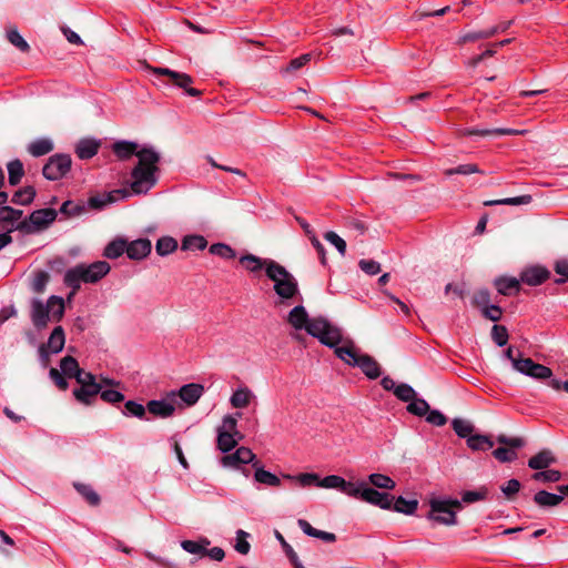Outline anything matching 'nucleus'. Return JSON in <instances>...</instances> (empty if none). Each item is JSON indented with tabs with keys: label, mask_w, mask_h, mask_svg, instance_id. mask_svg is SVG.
Here are the masks:
<instances>
[{
	"label": "nucleus",
	"mask_w": 568,
	"mask_h": 568,
	"mask_svg": "<svg viewBox=\"0 0 568 568\" xmlns=\"http://www.w3.org/2000/svg\"><path fill=\"white\" fill-rule=\"evenodd\" d=\"M112 150L119 160H129L132 155H136L139 159L131 172L132 193L145 194L155 185L160 154L153 148L145 146L138 150V143L123 140L115 142Z\"/></svg>",
	"instance_id": "f257e3e1"
},
{
	"label": "nucleus",
	"mask_w": 568,
	"mask_h": 568,
	"mask_svg": "<svg viewBox=\"0 0 568 568\" xmlns=\"http://www.w3.org/2000/svg\"><path fill=\"white\" fill-rule=\"evenodd\" d=\"M287 322L297 331L305 329L327 347H335L343 341L341 327L324 316L310 317L303 305H296L290 311Z\"/></svg>",
	"instance_id": "f03ea898"
},
{
	"label": "nucleus",
	"mask_w": 568,
	"mask_h": 568,
	"mask_svg": "<svg viewBox=\"0 0 568 568\" xmlns=\"http://www.w3.org/2000/svg\"><path fill=\"white\" fill-rule=\"evenodd\" d=\"M334 348L335 355L345 364L358 367L369 378L376 379L381 376L378 363L369 355L362 354L351 338H344Z\"/></svg>",
	"instance_id": "7ed1b4c3"
},
{
	"label": "nucleus",
	"mask_w": 568,
	"mask_h": 568,
	"mask_svg": "<svg viewBox=\"0 0 568 568\" xmlns=\"http://www.w3.org/2000/svg\"><path fill=\"white\" fill-rule=\"evenodd\" d=\"M111 267L105 261H97L90 265L79 264L69 268L64 274V284L72 291L68 298H72L81 286V283H97L103 278Z\"/></svg>",
	"instance_id": "20e7f679"
},
{
	"label": "nucleus",
	"mask_w": 568,
	"mask_h": 568,
	"mask_svg": "<svg viewBox=\"0 0 568 568\" xmlns=\"http://www.w3.org/2000/svg\"><path fill=\"white\" fill-rule=\"evenodd\" d=\"M267 277L274 283V292L280 298L278 304L290 305L300 295L297 280L277 262L267 264Z\"/></svg>",
	"instance_id": "39448f33"
},
{
	"label": "nucleus",
	"mask_w": 568,
	"mask_h": 568,
	"mask_svg": "<svg viewBox=\"0 0 568 568\" xmlns=\"http://www.w3.org/2000/svg\"><path fill=\"white\" fill-rule=\"evenodd\" d=\"M64 314V301L60 296L52 295L44 304L38 298L31 302V321L37 329L47 327L50 321L59 322Z\"/></svg>",
	"instance_id": "423d86ee"
},
{
	"label": "nucleus",
	"mask_w": 568,
	"mask_h": 568,
	"mask_svg": "<svg viewBox=\"0 0 568 568\" xmlns=\"http://www.w3.org/2000/svg\"><path fill=\"white\" fill-rule=\"evenodd\" d=\"M426 518L437 525L454 526L457 524L456 510L463 508L458 499L432 498Z\"/></svg>",
	"instance_id": "0eeeda50"
},
{
	"label": "nucleus",
	"mask_w": 568,
	"mask_h": 568,
	"mask_svg": "<svg viewBox=\"0 0 568 568\" xmlns=\"http://www.w3.org/2000/svg\"><path fill=\"white\" fill-rule=\"evenodd\" d=\"M353 498L361 499L382 509H390L394 497L387 493H379L363 480L355 481Z\"/></svg>",
	"instance_id": "6e6552de"
},
{
	"label": "nucleus",
	"mask_w": 568,
	"mask_h": 568,
	"mask_svg": "<svg viewBox=\"0 0 568 568\" xmlns=\"http://www.w3.org/2000/svg\"><path fill=\"white\" fill-rule=\"evenodd\" d=\"M72 159L69 154L57 153L51 155L42 168V175L49 181L64 178L71 170Z\"/></svg>",
	"instance_id": "1a4fd4ad"
},
{
	"label": "nucleus",
	"mask_w": 568,
	"mask_h": 568,
	"mask_svg": "<svg viewBox=\"0 0 568 568\" xmlns=\"http://www.w3.org/2000/svg\"><path fill=\"white\" fill-rule=\"evenodd\" d=\"M23 212L8 205L0 206V223L3 234L10 235L14 230L30 233V224L27 220H21Z\"/></svg>",
	"instance_id": "9d476101"
},
{
	"label": "nucleus",
	"mask_w": 568,
	"mask_h": 568,
	"mask_svg": "<svg viewBox=\"0 0 568 568\" xmlns=\"http://www.w3.org/2000/svg\"><path fill=\"white\" fill-rule=\"evenodd\" d=\"M514 369L538 381H545L552 376V371L549 367L535 363L529 357L514 362Z\"/></svg>",
	"instance_id": "9b49d317"
},
{
	"label": "nucleus",
	"mask_w": 568,
	"mask_h": 568,
	"mask_svg": "<svg viewBox=\"0 0 568 568\" xmlns=\"http://www.w3.org/2000/svg\"><path fill=\"white\" fill-rule=\"evenodd\" d=\"M152 72L158 75L169 77L176 87L184 89L185 93L190 97H199L201 94L200 90L190 87L193 80L186 73H180L168 68H153Z\"/></svg>",
	"instance_id": "f8f14e48"
},
{
	"label": "nucleus",
	"mask_w": 568,
	"mask_h": 568,
	"mask_svg": "<svg viewBox=\"0 0 568 568\" xmlns=\"http://www.w3.org/2000/svg\"><path fill=\"white\" fill-rule=\"evenodd\" d=\"M550 277V272L540 265L525 267L519 275L520 283L529 286H538Z\"/></svg>",
	"instance_id": "ddd939ff"
},
{
	"label": "nucleus",
	"mask_w": 568,
	"mask_h": 568,
	"mask_svg": "<svg viewBox=\"0 0 568 568\" xmlns=\"http://www.w3.org/2000/svg\"><path fill=\"white\" fill-rule=\"evenodd\" d=\"M256 462L255 454L246 447L237 448L233 454L222 457L221 464L224 467L239 468L241 465L252 464Z\"/></svg>",
	"instance_id": "4468645a"
},
{
	"label": "nucleus",
	"mask_w": 568,
	"mask_h": 568,
	"mask_svg": "<svg viewBox=\"0 0 568 568\" xmlns=\"http://www.w3.org/2000/svg\"><path fill=\"white\" fill-rule=\"evenodd\" d=\"M57 219V211L54 209H41L33 211L29 220L30 233L47 227Z\"/></svg>",
	"instance_id": "2eb2a0df"
},
{
	"label": "nucleus",
	"mask_w": 568,
	"mask_h": 568,
	"mask_svg": "<svg viewBox=\"0 0 568 568\" xmlns=\"http://www.w3.org/2000/svg\"><path fill=\"white\" fill-rule=\"evenodd\" d=\"M317 487L327 489H338L343 494L352 497L354 493L355 481H347L343 477L337 475H328L323 479H320Z\"/></svg>",
	"instance_id": "dca6fc26"
},
{
	"label": "nucleus",
	"mask_w": 568,
	"mask_h": 568,
	"mask_svg": "<svg viewBox=\"0 0 568 568\" xmlns=\"http://www.w3.org/2000/svg\"><path fill=\"white\" fill-rule=\"evenodd\" d=\"M152 250L151 241L148 239H138L132 242H128V248L125 253L130 260L141 261L145 258Z\"/></svg>",
	"instance_id": "f3484780"
},
{
	"label": "nucleus",
	"mask_w": 568,
	"mask_h": 568,
	"mask_svg": "<svg viewBox=\"0 0 568 568\" xmlns=\"http://www.w3.org/2000/svg\"><path fill=\"white\" fill-rule=\"evenodd\" d=\"M130 195L126 189L113 190L104 195L91 196L89 199V206L95 210L104 207L109 203H113L118 200L125 199Z\"/></svg>",
	"instance_id": "a211bd4d"
},
{
	"label": "nucleus",
	"mask_w": 568,
	"mask_h": 568,
	"mask_svg": "<svg viewBox=\"0 0 568 568\" xmlns=\"http://www.w3.org/2000/svg\"><path fill=\"white\" fill-rule=\"evenodd\" d=\"M524 130H514V129H479V128H465L460 130V135L463 136H488V135H517L524 134Z\"/></svg>",
	"instance_id": "6ab92c4d"
},
{
	"label": "nucleus",
	"mask_w": 568,
	"mask_h": 568,
	"mask_svg": "<svg viewBox=\"0 0 568 568\" xmlns=\"http://www.w3.org/2000/svg\"><path fill=\"white\" fill-rule=\"evenodd\" d=\"M494 286L504 296L517 295L520 291V281L516 277L498 276L494 280Z\"/></svg>",
	"instance_id": "aec40b11"
},
{
	"label": "nucleus",
	"mask_w": 568,
	"mask_h": 568,
	"mask_svg": "<svg viewBox=\"0 0 568 568\" xmlns=\"http://www.w3.org/2000/svg\"><path fill=\"white\" fill-rule=\"evenodd\" d=\"M101 142L97 139H81L75 145V154L81 160L92 159L99 151Z\"/></svg>",
	"instance_id": "412c9836"
},
{
	"label": "nucleus",
	"mask_w": 568,
	"mask_h": 568,
	"mask_svg": "<svg viewBox=\"0 0 568 568\" xmlns=\"http://www.w3.org/2000/svg\"><path fill=\"white\" fill-rule=\"evenodd\" d=\"M204 393V387L201 384L190 383L183 385L179 392V397L187 405L192 406L201 398Z\"/></svg>",
	"instance_id": "4be33fe9"
},
{
	"label": "nucleus",
	"mask_w": 568,
	"mask_h": 568,
	"mask_svg": "<svg viewBox=\"0 0 568 568\" xmlns=\"http://www.w3.org/2000/svg\"><path fill=\"white\" fill-rule=\"evenodd\" d=\"M101 388V384L80 385V387L73 389V396L78 402L91 405L95 396L100 394Z\"/></svg>",
	"instance_id": "5701e85b"
},
{
	"label": "nucleus",
	"mask_w": 568,
	"mask_h": 568,
	"mask_svg": "<svg viewBox=\"0 0 568 568\" xmlns=\"http://www.w3.org/2000/svg\"><path fill=\"white\" fill-rule=\"evenodd\" d=\"M146 410L161 418L171 417L175 412V406L164 399H152L146 404Z\"/></svg>",
	"instance_id": "b1692460"
},
{
	"label": "nucleus",
	"mask_w": 568,
	"mask_h": 568,
	"mask_svg": "<svg viewBox=\"0 0 568 568\" xmlns=\"http://www.w3.org/2000/svg\"><path fill=\"white\" fill-rule=\"evenodd\" d=\"M54 149V143L50 138H39L27 145V151L33 158H40L49 154Z\"/></svg>",
	"instance_id": "393cba45"
},
{
	"label": "nucleus",
	"mask_w": 568,
	"mask_h": 568,
	"mask_svg": "<svg viewBox=\"0 0 568 568\" xmlns=\"http://www.w3.org/2000/svg\"><path fill=\"white\" fill-rule=\"evenodd\" d=\"M253 468L255 469L254 479L255 481L263 484L270 487H278L281 486V479L275 474H272L268 470H265L261 465V462L256 459L253 463Z\"/></svg>",
	"instance_id": "a878e982"
},
{
	"label": "nucleus",
	"mask_w": 568,
	"mask_h": 568,
	"mask_svg": "<svg viewBox=\"0 0 568 568\" xmlns=\"http://www.w3.org/2000/svg\"><path fill=\"white\" fill-rule=\"evenodd\" d=\"M270 262L275 261L271 258H261L254 254H245L240 257V263L251 273H256L264 268L267 274V264Z\"/></svg>",
	"instance_id": "bb28decb"
},
{
	"label": "nucleus",
	"mask_w": 568,
	"mask_h": 568,
	"mask_svg": "<svg viewBox=\"0 0 568 568\" xmlns=\"http://www.w3.org/2000/svg\"><path fill=\"white\" fill-rule=\"evenodd\" d=\"M556 463V458L549 449H542L528 460V466L535 470L546 469L551 464Z\"/></svg>",
	"instance_id": "cd10ccee"
},
{
	"label": "nucleus",
	"mask_w": 568,
	"mask_h": 568,
	"mask_svg": "<svg viewBox=\"0 0 568 568\" xmlns=\"http://www.w3.org/2000/svg\"><path fill=\"white\" fill-rule=\"evenodd\" d=\"M254 398V394L247 387H240L232 394L230 403L234 408H245Z\"/></svg>",
	"instance_id": "c85d7f7f"
},
{
	"label": "nucleus",
	"mask_w": 568,
	"mask_h": 568,
	"mask_svg": "<svg viewBox=\"0 0 568 568\" xmlns=\"http://www.w3.org/2000/svg\"><path fill=\"white\" fill-rule=\"evenodd\" d=\"M64 343H65V335H64V331H63L62 326L54 327L49 336L47 347L49 348V351L52 354H57L63 349Z\"/></svg>",
	"instance_id": "c756f323"
},
{
	"label": "nucleus",
	"mask_w": 568,
	"mask_h": 568,
	"mask_svg": "<svg viewBox=\"0 0 568 568\" xmlns=\"http://www.w3.org/2000/svg\"><path fill=\"white\" fill-rule=\"evenodd\" d=\"M240 439L239 435L226 430H217V448L223 453L231 452Z\"/></svg>",
	"instance_id": "7c9ffc66"
},
{
	"label": "nucleus",
	"mask_w": 568,
	"mask_h": 568,
	"mask_svg": "<svg viewBox=\"0 0 568 568\" xmlns=\"http://www.w3.org/2000/svg\"><path fill=\"white\" fill-rule=\"evenodd\" d=\"M7 170L9 184L18 185L24 175L23 163L19 159H14L7 164Z\"/></svg>",
	"instance_id": "2f4dec72"
},
{
	"label": "nucleus",
	"mask_w": 568,
	"mask_h": 568,
	"mask_svg": "<svg viewBox=\"0 0 568 568\" xmlns=\"http://www.w3.org/2000/svg\"><path fill=\"white\" fill-rule=\"evenodd\" d=\"M564 500L562 495L539 490L534 496V501L540 507H555Z\"/></svg>",
	"instance_id": "473e14b6"
},
{
	"label": "nucleus",
	"mask_w": 568,
	"mask_h": 568,
	"mask_svg": "<svg viewBox=\"0 0 568 568\" xmlns=\"http://www.w3.org/2000/svg\"><path fill=\"white\" fill-rule=\"evenodd\" d=\"M128 248V242L124 239L118 237L113 241H111L103 251V256L106 258H118L123 253H125V250Z\"/></svg>",
	"instance_id": "72a5a7b5"
},
{
	"label": "nucleus",
	"mask_w": 568,
	"mask_h": 568,
	"mask_svg": "<svg viewBox=\"0 0 568 568\" xmlns=\"http://www.w3.org/2000/svg\"><path fill=\"white\" fill-rule=\"evenodd\" d=\"M210 545V540L203 538L201 541L193 540H183L181 542V547L189 554L197 555L200 557H204L206 552V547Z\"/></svg>",
	"instance_id": "f704fd0d"
},
{
	"label": "nucleus",
	"mask_w": 568,
	"mask_h": 568,
	"mask_svg": "<svg viewBox=\"0 0 568 568\" xmlns=\"http://www.w3.org/2000/svg\"><path fill=\"white\" fill-rule=\"evenodd\" d=\"M36 196V189L33 186H24L12 195L11 202L18 205H29Z\"/></svg>",
	"instance_id": "c9c22d12"
},
{
	"label": "nucleus",
	"mask_w": 568,
	"mask_h": 568,
	"mask_svg": "<svg viewBox=\"0 0 568 568\" xmlns=\"http://www.w3.org/2000/svg\"><path fill=\"white\" fill-rule=\"evenodd\" d=\"M60 368L62 374L69 378H75L78 374L81 372L78 361L70 355L64 356L61 359Z\"/></svg>",
	"instance_id": "e433bc0d"
},
{
	"label": "nucleus",
	"mask_w": 568,
	"mask_h": 568,
	"mask_svg": "<svg viewBox=\"0 0 568 568\" xmlns=\"http://www.w3.org/2000/svg\"><path fill=\"white\" fill-rule=\"evenodd\" d=\"M122 414L126 417H136L139 419H148L146 418V406H143L142 404H140L135 400L125 402L124 409L122 410Z\"/></svg>",
	"instance_id": "4c0bfd02"
},
{
	"label": "nucleus",
	"mask_w": 568,
	"mask_h": 568,
	"mask_svg": "<svg viewBox=\"0 0 568 568\" xmlns=\"http://www.w3.org/2000/svg\"><path fill=\"white\" fill-rule=\"evenodd\" d=\"M496 34H497V30L491 29V28H489L487 30L467 32V33L463 34L462 37H459V39L457 40V43L465 44L467 42H475L480 39H489Z\"/></svg>",
	"instance_id": "58836bf2"
},
{
	"label": "nucleus",
	"mask_w": 568,
	"mask_h": 568,
	"mask_svg": "<svg viewBox=\"0 0 568 568\" xmlns=\"http://www.w3.org/2000/svg\"><path fill=\"white\" fill-rule=\"evenodd\" d=\"M178 248V241L171 236H162L156 241L155 251L160 256H166Z\"/></svg>",
	"instance_id": "ea45409f"
},
{
	"label": "nucleus",
	"mask_w": 568,
	"mask_h": 568,
	"mask_svg": "<svg viewBox=\"0 0 568 568\" xmlns=\"http://www.w3.org/2000/svg\"><path fill=\"white\" fill-rule=\"evenodd\" d=\"M207 245V241L202 235H186L182 240L181 248L183 251H195V250H204Z\"/></svg>",
	"instance_id": "a19ab883"
},
{
	"label": "nucleus",
	"mask_w": 568,
	"mask_h": 568,
	"mask_svg": "<svg viewBox=\"0 0 568 568\" xmlns=\"http://www.w3.org/2000/svg\"><path fill=\"white\" fill-rule=\"evenodd\" d=\"M531 201H532L531 195L525 194V195L515 196V197H506V199H500V200L486 201L484 204L487 205V206H493V205H526V204H529Z\"/></svg>",
	"instance_id": "79ce46f5"
},
{
	"label": "nucleus",
	"mask_w": 568,
	"mask_h": 568,
	"mask_svg": "<svg viewBox=\"0 0 568 568\" xmlns=\"http://www.w3.org/2000/svg\"><path fill=\"white\" fill-rule=\"evenodd\" d=\"M467 445L473 450H488L494 446V442L486 435H471L467 439Z\"/></svg>",
	"instance_id": "37998d69"
},
{
	"label": "nucleus",
	"mask_w": 568,
	"mask_h": 568,
	"mask_svg": "<svg viewBox=\"0 0 568 568\" xmlns=\"http://www.w3.org/2000/svg\"><path fill=\"white\" fill-rule=\"evenodd\" d=\"M75 490L92 506H97L100 503V496L95 493L92 486L74 483L73 484Z\"/></svg>",
	"instance_id": "c03bdc74"
},
{
	"label": "nucleus",
	"mask_w": 568,
	"mask_h": 568,
	"mask_svg": "<svg viewBox=\"0 0 568 568\" xmlns=\"http://www.w3.org/2000/svg\"><path fill=\"white\" fill-rule=\"evenodd\" d=\"M368 483L376 488L392 490L395 488V481L387 475L374 473L368 476Z\"/></svg>",
	"instance_id": "a18cd8bd"
},
{
	"label": "nucleus",
	"mask_w": 568,
	"mask_h": 568,
	"mask_svg": "<svg viewBox=\"0 0 568 568\" xmlns=\"http://www.w3.org/2000/svg\"><path fill=\"white\" fill-rule=\"evenodd\" d=\"M395 511L402 513L405 515H413L417 507L418 501L416 499H405L404 497L399 496L395 501L394 505H392Z\"/></svg>",
	"instance_id": "49530a36"
},
{
	"label": "nucleus",
	"mask_w": 568,
	"mask_h": 568,
	"mask_svg": "<svg viewBox=\"0 0 568 568\" xmlns=\"http://www.w3.org/2000/svg\"><path fill=\"white\" fill-rule=\"evenodd\" d=\"M406 409L412 415L423 417L428 414L430 407L424 398H418L416 396L412 402L408 403Z\"/></svg>",
	"instance_id": "de8ad7c7"
},
{
	"label": "nucleus",
	"mask_w": 568,
	"mask_h": 568,
	"mask_svg": "<svg viewBox=\"0 0 568 568\" xmlns=\"http://www.w3.org/2000/svg\"><path fill=\"white\" fill-rule=\"evenodd\" d=\"M284 478L296 481L302 487L317 486L320 477L314 473H303L298 475H284Z\"/></svg>",
	"instance_id": "09e8293b"
},
{
	"label": "nucleus",
	"mask_w": 568,
	"mask_h": 568,
	"mask_svg": "<svg viewBox=\"0 0 568 568\" xmlns=\"http://www.w3.org/2000/svg\"><path fill=\"white\" fill-rule=\"evenodd\" d=\"M488 488L485 486L479 487L477 490H466L462 494V504H471L485 500L488 497Z\"/></svg>",
	"instance_id": "8fccbe9b"
},
{
	"label": "nucleus",
	"mask_w": 568,
	"mask_h": 568,
	"mask_svg": "<svg viewBox=\"0 0 568 568\" xmlns=\"http://www.w3.org/2000/svg\"><path fill=\"white\" fill-rule=\"evenodd\" d=\"M474 173L483 174L484 172L478 168L477 164H474V163L460 164L456 168L446 169L444 171V174L446 176H452L454 174L469 175V174H474Z\"/></svg>",
	"instance_id": "3c124183"
},
{
	"label": "nucleus",
	"mask_w": 568,
	"mask_h": 568,
	"mask_svg": "<svg viewBox=\"0 0 568 568\" xmlns=\"http://www.w3.org/2000/svg\"><path fill=\"white\" fill-rule=\"evenodd\" d=\"M452 426L455 433L462 438L468 439V437L471 436V433L474 430V426L471 425V423L462 418L453 419Z\"/></svg>",
	"instance_id": "603ef678"
},
{
	"label": "nucleus",
	"mask_w": 568,
	"mask_h": 568,
	"mask_svg": "<svg viewBox=\"0 0 568 568\" xmlns=\"http://www.w3.org/2000/svg\"><path fill=\"white\" fill-rule=\"evenodd\" d=\"M209 251L211 254L220 256L224 260H233L236 256L235 251L230 245L224 243L212 244Z\"/></svg>",
	"instance_id": "864d4df0"
},
{
	"label": "nucleus",
	"mask_w": 568,
	"mask_h": 568,
	"mask_svg": "<svg viewBox=\"0 0 568 568\" xmlns=\"http://www.w3.org/2000/svg\"><path fill=\"white\" fill-rule=\"evenodd\" d=\"M531 478L536 481H544V483H557L561 478V473L556 469H548L535 473Z\"/></svg>",
	"instance_id": "5fc2aeb1"
},
{
	"label": "nucleus",
	"mask_w": 568,
	"mask_h": 568,
	"mask_svg": "<svg viewBox=\"0 0 568 568\" xmlns=\"http://www.w3.org/2000/svg\"><path fill=\"white\" fill-rule=\"evenodd\" d=\"M310 60H311L310 53L302 54V55L291 60L290 63L284 69H282V73L283 74L294 73L297 70H300L301 68H303L307 62H310Z\"/></svg>",
	"instance_id": "6e6d98bb"
},
{
	"label": "nucleus",
	"mask_w": 568,
	"mask_h": 568,
	"mask_svg": "<svg viewBox=\"0 0 568 568\" xmlns=\"http://www.w3.org/2000/svg\"><path fill=\"white\" fill-rule=\"evenodd\" d=\"M394 395L399 400L409 403L416 397V392L410 385L402 383L396 387Z\"/></svg>",
	"instance_id": "4d7b16f0"
},
{
	"label": "nucleus",
	"mask_w": 568,
	"mask_h": 568,
	"mask_svg": "<svg viewBox=\"0 0 568 568\" xmlns=\"http://www.w3.org/2000/svg\"><path fill=\"white\" fill-rule=\"evenodd\" d=\"M248 536L250 535L242 529H239L236 531V542L234 545V548L241 555H247L250 552L251 545L247 541Z\"/></svg>",
	"instance_id": "13d9d810"
},
{
	"label": "nucleus",
	"mask_w": 568,
	"mask_h": 568,
	"mask_svg": "<svg viewBox=\"0 0 568 568\" xmlns=\"http://www.w3.org/2000/svg\"><path fill=\"white\" fill-rule=\"evenodd\" d=\"M471 303L474 306L480 308L483 311L486 306L490 304V293L487 288L478 290L474 293Z\"/></svg>",
	"instance_id": "bf43d9fd"
},
{
	"label": "nucleus",
	"mask_w": 568,
	"mask_h": 568,
	"mask_svg": "<svg viewBox=\"0 0 568 568\" xmlns=\"http://www.w3.org/2000/svg\"><path fill=\"white\" fill-rule=\"evenodd\" d=\"M491 338L498 346H505L509 338L506 326L495 324L491 328Z\"/></svg>",
	"instance_id": "052dcab7"
},
{
	"label": "nucleus",
	"mask_w": 568,
	"mask_h": 568,
	"mask_svg": "<svg viewBox=\"0 0 568 568\" xmlns=\"http://www.w3.org/2000/svg\"><path fill=\"white\" fill-rule=\"evenodd\" d=\"M7 38L9 42L17 47L20 51L27 52L29 51L30 47L28 42L20 36V33L16 29H10L7 32Z\"/></svg>",
	"instance_id": "680f3d73"
},
{
	"label": "nucleus",
	"mask_w": 568,
	"mask_h": 568,
	"mask_svg": "<svg viewBox=\"0 0 568 568\" xmlns=\"http://www.w3.org/2000/svg\"><path fill=\"white\" fill-rule=\"evenodd\" d=\"M100 397L103 402L115 405L124 400V395L118 389H102L100 392Z\"/></svg>",
	"instance_id": "e2e57ef3"
},
{
	"label": "nucleus",
	"mask_w": 568,
	"mask_h": 568,
	"mask_svg": "<svg viewBox=\"0 0 568 568\" xmlns=\"http://www.w3.org/2000/svg\"><path fill=\"white\" fill-rule=\"evenodd\" d=\"M237 417H241V413H236L234 415H226L223 418L221 427H219L217 430H226L230 433H233L235 435H239V438H242L241 434L236 430L237 426Z\"/></svg>",
	"instance_id": "0e129e2a"
},
{
	"label": "nucleus",
	"mask_w": 568,
	"mask_h": 568,
	"mask_svg": "<svg viewBox=\"0 0 568 568\" xmlns=\"http://www.w3.org/2000/svg\"><path fill=\"white\" fill-rule=\"evenodd\" d=\"M324 239L334 245L342 256L345 255L346 242L337 233L328 231L325 233Z\"/></svg>",
	"instance_id": "69168bd1"
},
{
	"label": "nucleus",
	"mask_w": 568,
	"mask_h": 568,
	"mask_svg": "<svg viewBox=\"0 0 568 568\" xmlns=\"http://www.w3.org/2000/svg\"><path fill=\"white\" fill-rule=\"evenodd\" d=\"M493 455L500 463H509L517 458V453L507 447H498L493 452Z\"/></svg>",
	"instance_id": "338daca9"
},
{
	"label": "nucleus",
	"mask_w": 568,
	"mask_h": 568,
	"mask_svg": "<svg viewBox=\"0 0 568 568\" xmlns=\"http://www.w3.org/2000/svg\"><path fill=\"white\" fill-rule=\"evenodd\" d=\"M520 486L521 485L519 480L513 478L509 479L506 484L501 485L500 490L507 499L511 500L518 494Z\"/></svg>",
	"instance_id": "774afa93"
}]
</instances>
